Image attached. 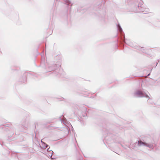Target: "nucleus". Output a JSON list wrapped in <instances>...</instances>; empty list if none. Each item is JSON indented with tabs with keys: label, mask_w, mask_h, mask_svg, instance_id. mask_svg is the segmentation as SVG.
<instances>
[{
	"label": "nucleus",
	"mask_w": 160,
	"mask_h": 160,
	"mask_svg": "<svg viewBox=\"0 0 160 160\" xmlns=\"http://www.w3.org/2000/svg\"><path fill=\"white\" fill-rule=\"evenodd\" d=\"M136 94L137 95H142V93L140 91H138L136 92Z\"/></svg>",
	"instance_id": "1"
},
{
	"label": "nucleus",
	"mask_w": 160,
	"mask_h": 160,
	"mask_svg": "<svg viewBox=\"0 0 160 160\" xmlns=\"http://www.w3.org/2000/svg\"><path fill=\"white\" fill-rule=\"evenodd\" d=\"M138 144H139L140 145L142 144H144V145H146L145 143L143 142L142 141H138Z\"/></svg>",
	"instance_id": "2"
}]
</instances>
